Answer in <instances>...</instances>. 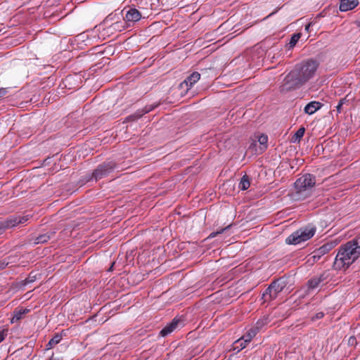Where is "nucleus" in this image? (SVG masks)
I'll use <instances>...</instances> for the list:
<instances>
[{
  "instance_id": "nucleus-1",
  "label": "nucleus",
  "mask_w": 360,
  "mask_h": 360,
  "mask_svg": "<svg viewBox=\"0 0 360 360\" xmlns=\"http://www.w3.org/2000/svg\"><path fill=\"white\" fill-rule=\"evenodd\" d=\"M319 63L312 59L297 65L284 79L283 90L296 89L312 78L317 70Z\"/></svg>"
},
{
  "instance_id": "nucleus-2",
  "label": "nucleus",
  "mask_w": 360,
  "mask_h": 360,
  "mask_svg": "<svg viewBox=\"0 0 360 360\" xmlns=\"http://www.w3.org/2000/svg\"><path fill=\"white\" fill-rule=\"evenodd\" d=\"M360 256V249L351 240L339 248L333 267L336 270L347 269Z\"/></svg>"
},
{
  "instance_id": "nucleus-3",
  "label": "nucleus",
  "mask_w": 360,
  "mask_h": 360,
  "mask_svg": "<svg viewBox=\"0 0 360 360\" xmlns=\"http://www.w3.org/2000/svg\"><path fill=\"white\" fill-rule=\"evenodd\" d=\"M315 183V177L310 174L300 177L294 184L295 191L292 194V198L300 200L307 198L311 194Z\"/></svg>"
},
{
  "instance_id": "nucleus-4",
  "label": "nucleus",
  "mask_w": 360,
  "mask_h": 360,
  "mask_svg": "<svg viewBox=\"0 0 360 360\" xmlns=\"http://www.w3.org/2000/svg\"><path fill=\"white\" fill-rule=\"evenodd\" d=\"M316 232V227L314 225H309L300 229L286 238V243L291 245H298L314 236Z\"/></svg>"
},
{
  "instance_id": "nucleus-5",
  "label": "nucleus",
  "mask_w": 360,
  "mask_h": 360,
  "mask_svg": "<svg viewBox=\"0 0 360 360\" xmlns=\"http://www.w3.org/2000/svg\"><path fill=\"white\" fill-rule=\"evenodd\" d=\"M285 288L284 282L277 280L271 283V285L266 289L265 292L262 295V298L264 301H270L277 297L278 293H280Z\"/></svg>"
},
{
  "instance_id": "nucleus-6",
  "label": "nucleus",
  "mask_w": 360,
  "mask_h": 360,
  "mask_svg": "<svg viewBox=\"0 0 360 360\" xmlns=\"http://www.w3.org/2000/svg\"><path fill=\"white\" fill-rule=\"evenodd\" d=\"M200 79V74L193 72L188 76L179 86V94L184 96Z\"/></svg>"
},
{
  "instance_id": "nucleus-7",
  "label": "nucleus",
  "mask_w": 360,
  "mask_h": 360,
  "mask_svg": "<svg viewBox=\"0 0 360 360\" xmlns=\"http://www.w3.org/2000/svg\"><path fill=\"white\" fill-rule=\"evenodd\" d=\"M115 167L116 165L112 161L103 162L95 169L93 176L96 180L101 179L111 172Z\"/></svg>"
},
{
  "instance_id": "nucleus-8",
  "label": "nucleus",
  "mask_w": 360,
  "mask_h": 360,
  "mask_svg": "<svg viewBox=\"0 0 360 360\" xmlns=\"http://www.w3.org/2000/svg\"><path fill=\"white\" fill-rule=\"evenodd\" d=\"M142 17L141 13L134 8H130L126 13L124 18L125 22L127 23L128 26L134 24L141 20Z\"/></svg>"
},
{
  "instance_id": "nucleus-9",
  "label": "nucleus",
  "mask_w": 360,
  "mask_h": 360,
  "mask_svg": "<svg viewBox=\"0 0 360 360\" xmlns=\"http://www.w3.org/2000/svg\"><path fill=\"white\" fill-rule=\"evenodd\" d=\"M326 105L319 101H311L304 108V112H316L323 108V110H326Z\"/></svg>"
},
{
  "instance_id": "nucleus-10",
  "label": "nucleus",
  "mask_w": 360,
  "mask_h": 360,
  "mask_svg": "<svg viewBox=\"0 0 360 360\" xmlns=\"http://www.w3.org/2000/svg\"><path fill=\"white\" fill-rule=\"evenodd\" d=\"M358 4V0H341L340 10L346 12L354 8Z\"/></svg>"
},
{
  "instance_id": "nucleus-11",
  "label": "nucleus",
  "mask_w": 360,
  "mask_h": 360,
  "mask_svg": "<svg viewBox=\"0 0 360 360\" xmlns=\"http://www.w3.org/2000/svg\"><path fill=\"white\" fill-rule=\"evenodd\" d=\"M326 279L325 274H321L319 276L312 278L308 281L309 290H314L319 286L321 283H323Z\"/></svg>"
},
{
  "instance_id": "nucleus-12",
  "label": "nucleus",
  "mask_w": 360,
  "mask_h": 360,
  "mask_svg": "<svg viewBox=\"0 0 360 360\" xmlns=\"http://www.w3.org/2000/svg\"><path fill=\"white\" fill-rule=\"evenodd\" d=\"M179 323V320L174 319L169 324H168L164 328L162 329V330L160 331V334L162 336L167 335L176 328Z\"/></svg>"
},
{
  "instance_id": "nucleus-13",
  "label": "nucleus",
  "mask_w": 360,
  "mask_h": 360,
  "mask_svg": "<svg viewBox=\"0 0 360 360\" xmlns=\"http://www.w3.org/2000/svg\"><path fill=\"white\" fill-rule=\"evenodd\" d=\"M30 311V309H15L13 312V316L11 319V323H15L19 321L20 319L23 318V316L28 313Z\"/></svg>"
},
{
  "instance_id": "nucleus-14",
  "label": "nucleus",
  "mask_w": 360,
  "mask_h": 360,
  "mask_svg": "<svg viewBox=\"0 0 360 360\" xmlns=\"http://www.w3.org/2000/svg\"><path fill=\"white\" fill-rule=\"evenodd\" d=\"M248 342L244 340V338L242 337L241 338L237 340L234 342L233 345V350L236 351V352H239L243 349L245 348Z\"/></svg>"
},
{
  "instance_id": "nucleus-15",
  "label": "nucleus",
  "mask_w": 360,
  "mask_h": 360,
  "mask_svg": "<svg viewBox=\"0 0 360 360\" xmlns=\"http://www.w3.org/2000/svg\"><path fill=\"white\" fill-rule=\"evenodd\" d=\"M20 224V219L18 216H13L7 219L5 221V227L11 228Z\"/></svg>"
},
{
  "instance_id": "nucleus-16",
  "label": "nucleus",
  "mask_w": 360,
  "mask_h": 360,
  "mask_svg": "<svg viewBox=\"0 0 360 360\" xmlns=\"http://www.w3.org/2000/svg\"><path fill=\"white\" fill-rule=\"evenodd\" d=\"M257 141L261 145L260 150L263 152L267 148L268 136L265 134H260L257 136Z\"/></svg>"
},
{
  "instance_id": "nucleus-17",
  "label": "nucleus",
  "mask_w": 360,
  "mask_h": 360,
  "mask_svg": "<svg viewBox=\"0 0 360 360\" xmlns=\"http://www.w3.org/2000/svg\"><path fill=\"white\" fill-rule=\"evenodd\" d=\"M305 129L304 127H300L296 133L292 136L291 139V142L292 143H299L301 139L303 137L304 134Z\"/></svg>"
},
{
  "instance_id": "nucleus-18",
  "label": "nucleus",
  "mask_w": 360,
  "mask_h": 360,
  "mask_svg": "<svg viewBox=\"0 0 360 360\" xmlns=\"http://www.w3.org/2000/svg\"><path fill=\"white\" fill-rule=\"evenodd\" d=\"M250 183L248 176L246 175L243 176L240 179V181L238 185V188L240 190L245 191V190H247L250 187Z\"/></svg>"
},
{
  "instance_id": "nucleus-19",
  "label": "nucleus",
  "mask_w": 360,
  "mask_h": 360,
  "mask_svg": "<svg viewBox=\"0 0 360 360\" xmlns=\"http://www.w3.org/2000/svg\"><path fill=\"white\" fill-rule=\"evenodd\" d=\"M300 37H301L300 33L294 34L291 37L289 43L286 45L288 46V49H292L295 46V44H297L298 40L300 39Z\"/></svg>"
},
{
  "instance_id": "nucleus-20",
  "label": "nucleus",
  "mask_w": 360,
  "mask_h": 360,
  "mask_svg": "<svg viewBox=\"0 0 360 360\" xmlns=\"http://www.w3.org/2000/svg\"><path fill=\"white\" fill-rule=\"evenodd\" d=\"M62 339V337L61 335H58V334H56L54 337H53L49 342V343L47 344L46 347H47V349H51L52 348L53 346H55L56 345L58 344L60 340Z\"/></svg>"
},
{
  "instance_id": "nucleus-21",
  "label": "nucleus",
  "mask_w": 360,
  "mask_h": 360,
  "mask_svg": "<svg viewBox=\"0 0 360 360\" xmlns=\"http://www.w3.org/2000/svg\"><path fill=\"white\" fill-rule=\"evenodd\" d=\"M258 331L257 329L252 328L250 329L246 334H245L243 338L248 343L252 340V339L256 335Z\"/></svg>"
},
{
  "instance_id": "nucleus-22",
  "label": "nucleus",
  "mask_w": 360,
  "mask_h": 360,
  "mask_svg": "<svg viewBox=\"0 0 360 360\" xmlns=\"http://www.w3.org/2000/svg\"><path fill=\"white\" fill-rule=\"evenodd\" d=\"M112 27L115 30L121 31L124 28V25L121 22H116L112 24Z\"/></svg>"
},
{
  "instance_id": "nucleus-23",
  "label": "nucleus",
  "mask_w": 360,
  "mask_h": 360,
  "mask_svg": "<svg viewBox=\"0 0 360 360\" xmlns=\"http://www.w3.org/2000/svg\"><path fill=\"white\" fill-rule=\"evenodd\" d=\"M160 105L158 103L153 105H148L145 107L144 112H150L152 110H155Z\"/></svg>"
},
{
  "instance_id": "nucleus-24",
  "label": "nucleus",
  "mask_w": 360,
  "mask_h": 360,
  "mask_svg": "<svg viewBox=\"0 0 360 360\" xmlns=\"http://www.w3.org/2000/svg\"><path fill=\"white\" fill-rule=\"evenodd\" d=\"M37 279V274L32 275V274H30V275L24 281V285H27L28 283L34 282Z\"/></svg>"
},
{
  "instance_id": "nucleus-25",
  "label": "nucleus",
  "mask_w": 360,
  "mask_h": 360,
  "mask_svg": "<svg viewBox=\"0 0 360 360\" xmlns=\"http://www.w3.org/2000/svg\"><path fill=\"white\" fill-rule=\"evenodd\" d=\"M230 227V226H227L226 228L224 229H220L219 231H215V232H212L210 234L209 236V238H214L215 236H217V235L219 234H221L225 230L228 229Z\"/></svg>"
},
{
  "instance_id": "nucleus-26",
  "label": "nucleus",
  "mask_w": 360,
  "mask_h": 360,
  "mask_svg": "<svg viewBox=\"0 0 360 360\" xmlns=\"http://www.w3.org/2000/svg\"><path fill=\"white\" fill-rule=\"evenodd\" d=\"M49 239V236H47L46 235H42L37 238V243H45Z\"/></svg>"
},
{
  "instance_id": "nucleus-27",
  "label": "nucleus",
  "mask_w": 360,
  "mask_h": 360,
  "mask_svg": "<svg viewBox=\"0 0 360 360\" xmlns=\"http://www.w3.org/2000/svg\"><path fill=\"white\" fill-rule=\"evenodd\" d=\"M9 93V88H0V101Z\"/></svg>"
},
{
  "instance_id": "nucleus-28",
  "label": "nucleus",
  "mask_w": 360,
  "mask_h": 360,
  "mask_svg": "<svg viewBox=\"0 0 360 360\" xmlns=\"http://www.w3.org/2000/svg\"><path fill=\"white\" fill-rule=\"evenodd\" d=\"M266 323H267L266 319L259 320L256 323V327L255 328V329H257V331H258L259 329L261 328L263 326H264Z\"/></svg>"
},
{
  "instance_id": "nucleus-29",
  "label": "nucleus",
  "mask_w": 360,
  "mask_h": 360,
  "mask_svg": "<svg viewBox=\"0 0 360 360\" xmlns=\"http://www.w3.org/2000/svg\"><path fill=\"white\" fill-rule=\"evenodd\" d=\"M7 335V330H0V342H1Z\"/></svg>"
},
{
  "instance_id": "nucleus-30",
  "label": "nucleus",
  "mask_w": 360,
  "mask_h": 360,
  "mask_svg": "<svg viewBox=\"0 0 360 360\" xmlns=\"http://www.w3.org/2000/svg\"><path fill=\"white\" fill-rule=\"evenodd\" d=\"M19 219H20V224H25L29 219V215L25 216H18Z\"/></svg>"
},
{
  "instance_id": "nucleus-31",
  "label": "nucleus",
  "mask_w": 360,
  "mask_h": 360,
  "mask_svg": "<svg viewBox=\"0 0 360 360\" xmlns=\"http://www.w3.org/2000/svg\"><path fill=\"white\" fill-rule=\"evenodd\" d=\"M351 241L355 244V246L360 249V238L357 239H354Z\"/></svg>"
},
{
  "instance_id": "nucleus-32",
  "label": "nucleus",
  "mask_w": 360,
  "mask_h": 360,
  "mask_svg": "<svg viewBox=\"0 0 360 360\" xmlns=\"http://www.w3.org/2000/svg\"><path fill=\"white\" fill-rule=\"evenodd\" d=\"M328 245H323L322 247H321L319 250V251L320 252V253H325L326 250H328Z\"/></svg>"
},
{
  "instance_id": "nucleus-33",
  "label": "nucleus",
  "mask_w": 360,
  "mask_h": 360,
  "mask_svg": "<svg viewBox=\"0 0 360 360\" xmlns=\"http://www.w3.org/2000/svg\"><path fill=\"white\" fill-rule=\"evenodd\" d=\"M8 264L5 261H0V269H4Z\"/></svg>"
},
{
  "instance_id": "nucleus-34",
  "label": "nucleus",
  "mask_w": 360,
  "mask_h": 360,
  "mask_svg": "<svg viewBox=\"0 0 360 360\" xmlns=\"http://www.w3.org/2000/svg\"><path fill=\"white\" fill-rule=\"evenodd\" d=\"M342 104H343V101H341L338 103V105L336 106V108H337V110H338V111H340V110H341V107H342Z\"/></svg>"
},
{
  "instance_id": "nucleus-35",
  "label": "nucleus",
  "mask_w": 360,
  "mask_h": 360,
  "mask_svg": "<svg viewBox=\"0 0 360 360\" xmlns=\"http://www.w3.org/2000/svg\"><path fill=\"white\" fill-rule=\"evenodd\" d=\"M313 25L312 22H309V24H307L305 27V30H307V32H309V27Z\"/></svg>"
},
{
  "instance_id": "nucleus-36",
  "label": "nucleus",
  "mask_w": 360,
  "mask_h": 360,
  "mask_svg": "<svg viewBox=\"0 0 360 360\" xmlns=\"http://www.w3.org/2000/svg\"><path fill=\"white\" fill-rule=\"evenodd\" d=\"M323 316V313H322V312H320V313L317 314V315H316L317 319H321Z\"/></svg>"
},
{
  "instance_id": "nucleus-37",
  "label": "nucleus",
  "mask_w": 360,
  "mask_h": 360,
  "mask_svg": "<svg viewBox=\"0 0 360 360\" xmlns=\"http://www.w3.org/2000/svg\"><path fill=\"white\" fill-rule=\"evenodd\" d=\"M84 109L86 111L89 110V105H86L84 107Z\"/></svg>"
},
{
  "instance_id": "nucleus-38",
  "label": "nucleus",
  "mask_w": 360,
  "mask_h": 360,
  "mask_svg": "<svg viewBox=\"0 0 360 360\" xmlns=\"http://www.w3.org/2000/svg\"><path fill=\"white\" fill-rule=\"evenodd\" d=\"M49 360H58V359L51 358Z\"/></svg>"
},
{
  "instance_id": "nucleus-39",
  "label": "nucleus",
  "mask_w": 360,
  "mask_h": 360,
  "mask_svg": "<svg viewBox=\"0 0 360 360\" xmlns=\"http://www.w3.org/2000/svg\"><path fill=\"white\" fill-rule=\"evenodd\" d=\"M358 26H359V27L360 28V23H359Z\"/></svg>"
}]
</instances>
